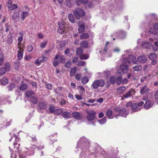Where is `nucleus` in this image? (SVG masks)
<instances>
[{
  "label": "nucleus",
  "mask_w": 158,
  "mask_h": 158,
  "mask_svg": "<svg viewBox=\"0 0 158 158\" xmlns=\"http://www.w3.org/2000/svg\"><path fill=\"white\" fill-rule=\"evenodd\" d=\"M90 144V141L86 138L83 137L80 138L75 150V152H77L78 148L81 150V152L79 158H87V154L89 151V148Z\"/></svg>",
  "instance_id": "f257e3e1"
},
{
  "label": "nucleus",
  "mask_w": 158,
  "mask_h": 158,
  "mask_svg": "<svg viewBox=\"0 0 158 158\" xmlns=\"http://www.w3.org/2000/svg\"><path fill=\"white\" fill-rule=\"evenodd\" d=\"M118 151L117 150L111 149V154H107L106 153L105 151H103V149L100 146H97L95 149V154L97 156L102 155L105 158H120L117 156V154Z\"/></svg>",
  "instance_id": "f03ea898"
},
{
  "label": "nucleus",
  "mask_w": 158,
  "mask_h": 158,
  "mask_svg": "<svg viewBox=\"0 0 158 158\" xmlns=\"http://www.w3.org/2000/svg\"><path fill=\"white\" fill-rule=\"evenodd\" d=\"M130 65L129 60L125 58H123L122 62L120 65V69L123 73H127L129 70V66Z\"/></svg>",
  "instance_id": "7ed1b4c3"
},
{
  "label": "nucleus",
  "mask_w": 158,
  "mask_h": 158,
  "mask_svg": "<svg viewBox=\"0 0 158 158\" xmlns=\"http://www.w3.org/2000/svg\"><path fill=\"white\" fill-rule=\"evenodd\" d=\"M55 60H54L53 65L55 67L57 66L59 64H64L65 62V59L63 55H60L59 54L57 53L55 57Z\"/></svg>",
  "instance_id": "20e7f679"
},
{
  "label": "nucleus",
  "mask_w": 158,
  "mask_h": 158,
  "mask_svg": "<svg viewBox=\"0 0 158 158\" xmlns=\"http://www.w3.org/2000/svg\"><path fill=\"white\" fill-rule=\"evenodd\" d=\"M73 13L77 19H79L80 18L84 16L85 14L84 10L79 7L77 8L73 11Z\"/></svg>",
  "instance_id": "39448f33"
},
{
  "label": "nucleus",
  "mask_w": 158,
  "mask_h": 158,
  "mask_svg": "<svg viewBox=\"0 0 158 158\" xmlns=\"http://www.w3.org/2000/svg\"><path fill=\"white\" fill-rule=\"evenodd\" d=\"M105 83V81L103 79H99L95 80L91 86L94 89H97L98 87H103Z\"/></svg>",
  "instance_id": "423d86ee"
},
{
  "label": "nucleus",
  "mask_w": 158,
  "mask_h": 158,
  "mask_svg": "<svg viewBox=\"0 0 158 158\" xmlns=\"http://www.w3.org/2000/svg\"><path fill=\"white\" fill-rule=\"evenodd\" d=\"M88 115L86 117V118L88 121H92L95 118V115L96 112L93 110L89 111L87 112Z\"/></svg>",
  "instance_id": "0eeeda50"
},
{
  "label": "nucleus",
  "mask_w": 158,
  "mask_h": 158,
  "mask_svg": "<svg viewBox=\"0 0 158 158\" xmlns=\"http://www.w3.org/2000/svg\"><path fill=\"white\" fill-rule=\"evenodd\" d=\"M59 27L57 32L60 34H64L65 33L66 28L65 24L63 22H59L58 23Z\"/></svg>",
  "instance_id": "6e6552de"
},
{
  "label": "nucleus",
  "mask_w": 158,
  "mask_h": 158,
  "mask_svg": "<svg viewBox=\"0 0 158 158\" xmlns=\"http://www.w3.org/2000/svg\"><path fill=\"white\" fill-rule=\"evenodd\" d=\"M128 114L127 111V110L123 108L120 110V111L119 113L117 114H115L114 116H120L122 117H126L128 115Z\"/></svg>",
  "instance_id": "1a4fd4ad"
},
{
  "label": "nucleus",
  "mask_w": 158,
  "mask_h": 158,
  "mask_svg": "<svg viewBox=\"0 0 158 158\" xmlns=\"http://www.w3.org/2000/svg\"><path fill=\"white\" fill-rule=\"evenodd\" d=\"M147 60V57L144 55H140L137 58L138 62L141 63H145Z\"/></svg>",
  "instance_id": "9d476101"
},
{
  "label": "nucleus",
  "mask_w": 158,
  "mask_h": 158,
  "mask_svg": "<svg viewBox=\"0 0 158 158\" xmlns=\"http://www.w3.org/2000/svg\"><path fill=\"white\" fill-rule=\"evenodd\" d=\"M47 60V58L44 56L40 57L36 60L35 62V64L37 65H39L41 64V63Z\"/></svg>",
  "instance_id": "9b49d317"
},
{
  "label": "nucleus",
  "mask_w": 158,
  "mask_h": 158,
  "mask_svg": "<svg viewBox=\"0 0 158 158\" xmlns=\"http://www.w3.org/2000/svg\"><path fill=\"white\" fill-rule=\"evenodd\" d=\"M33 155L32 152L30 151L26 152H23V153L19 154V157L20 158H28V156H32Z\"/></svg>",
  "instance_id": "f8f14e48"
},
{
  "label": "nucleus",
  "mask_w": 158,
  "mask_h": 158,
  "mask_svg": "<svg viewBox=\"0 0 158 158\" xmlns=\"http://www.w3.org/2000/svg\"><path fill=\"white\" fill-rule=\"evenodd\" d=\"M126 59H127L129 60L130 64L131 61H132L133 64H136L137 61V59H136L135 57L133 56L132 55H129L128 57L125 58Z\"/></svg>",
  "instance_id": "ddd939ff"
},
{
  "label": "nucleus",
  "mask_w": 158,
  "mask_h": 158,
  "mask_svg": "<svg viewBox=\"0 0 158 158\" xmlns=\"http://www.w3.org/2000/svg\"><path fill=\"white\" fill-rule=\"evenodd\" d=\"M72 117L77 120H80L81 119V115H80V113L78 112H74L72 114Z\"/></svg>",
  "instance_id": "4468645a"
},
{
  "label": "nucleus",
  "mask_w": 158,
  "mask_h": 158,
  "mask_svg": "<svg viewBox=\"0 0 158 158\" xmlns=\"http://www.w3.org/2000/svg\"><path fill=\"white\" fill-rule=\"evenodd\" d=\"M150 90L149 88L145 85L141 89L140 93L141 95L145 93H148Z\"/></svg>",
  "instance_id": "2eb2a0df"
},
{
  "label": "nucleus",
  "mask_w": 158,
  "mask_h": 158,
  "mask_svg": "<svg viewBox=\"0 0 158 158\" xmlns=\"http://www.w3.org/2000/svg\"><path fill=\"white\" fill-rule=\"evenodd\" d=\"M13 145L14 146V150L15 152H21L20 150V144L19 143H18L17 142H15L13 143Z\"/></svg>",
  "instance_id": "dca6fc26"
},
{
  "label": "nucleus",
  "mask_w": 158,
  "mask_h": 158,
  "mask_svg": "<svg viewBox=\"0 0 158 158\" xmlns=\"http://www.w3.org/2000/svg\"><path fill=\"white\" fill-rule=\"evenodd\" d=\"M117 34L118 35H117L119 39H123L126 37V33L125 31H120Z\"/></svg>",
  "instance_id": "f3484780"
},
{
  "label": "nucleus",
  "mask_w": 158,
  "mask_h": 158,
  "mask_svg": "<svg viewBox=\"0 0 158 158\" xmlns=\"http://www.w3.org/2000/svg\"><path fill=\"white\" fill-rule=\"evenodd\" d=\"M38 106L40 109L45 110L47 108V105L44 102L40 101L38 104Z\"/></svg>",
  "instance_id": "a211bd4d"
},
{
  "label": "nucleus",
  "mask_w": 158,
  "mask_h": 158,
  "mask_svg": "<svg viewBox=\"0 0 158 158\" xmlns=\"http://www.w3.org/2000/svg\"><path fill=\"white\" fill-rule=\"evenodd\" d=\"M141 46L144 48L149 49L152 46V45L150 42H147L143 43L142 44Z\"/></svg>",
  "instance_id": "6ab92c4d"
},
{
  "label": "nucleus",
  "mask_w": 158,
  "mask_h": 158,
  "mask_svg": "<svg viewBox=\"0 0 158 158\" xmlns=\"http://www.w3.org/2000/svg\"><path fill=\"white\" fill-rule=\"evenodd\" d=\"M28 88L27 84L24 83L23 81L21 82V84L20 85L19 89L23 91L26 90Z\"/></svg>",
  "instance_id": "aec40b11"
},
{
  "label": "nucleus",
  "mask_w": 158,
  "mask_h": 158,
  "mask_svg": "<svg viewBox=\"0 0 158 158\" xmlns=\"http://www.w3.org/2000/svg\"><path fill=\"white\" fill-rule=\"evenodd\" d=\"M157 55L154 53H152L149 54L148 56L149 59L151 60H156L157 58Z\"/></svg>",
  "instance_id": "412c9836"
},
{
  "label": "nucleus",
  "mask_w": 158,
  "mask_h": 158,
  "mask_svg": "<svg viewBox=\"0 0 158 158\" xmlns=\"http://www.w3.org/2000/svg\"><path fill=\"white\" fill-rule=\"evenodd\" d=\"M116 83L118 85H120L122 82V77L121 74L117 76V78H116Z\"/></svg>",
  "instance_id": "4be33fe9"
},
{
  "label": "nucleus",
  "mask_w": 158,
  "mask_h": 158,
  "mask_svg": "<svg viewBox=\"0 0 158 158\" xmlns=\"http://www.w3.org/2000/svg\"><path fill=\"white\" fill-rule=\"evenodd\" d=\"M64 4L67 7H71L73 6L74 4L71 2V0H66Z\"/></svg>",
  "instance_id": "5701e85b"
},
{
  "label": "nucleus",
  "mask_w": 158,
  "mask_h": 158,
  "mask_svg": "<svg viewBox=\"0 0 158 158\" xmlns=\"http://www.w3.org/2000/svg\"><path fill=\"white\" fill-rule=\"evenodd\" d=\"M85 30V26L84 24H81L79 26L78 32L80 34L83 33Z\"/></svg>",
  "instance_id": "b1692460"
},
{
  "label": "nucleus",
  "mask_w": 158,
  "mask_h": 158,
  "mask_svg": "<svg viewBox=\"0 0 158 158\" xmlns=\"http://www.w3.org/2000/svg\"><path fill=\"white\" fill-rule=\"evenodd\" d=\"M71 115V113L67 111L63 112L62 114V116L65 118H69Z\"/></svg>",
  "instance_id": "393cba45"
},
{
  "label": "nucleus",
  "mask_w": 158,
  "mask_h": 158,
  "mask_svg": "<svg viewBox=\"0 0 158 158\" xmlns=\"http://www.w3.org/2000/svg\"><path fill=\"white\" fill-rule=\"evenodd\" d=\"M151 106V102L150 100H147L144 106V108L145 109H148L150 108Z\"/></svg>",
  "instance_id": "a878e982"
},
{
  "label": "nucleus",
  "mask_w": 158,
  "mask_h": 158,
  "mask_svg": "<svg viewBox=\"0 0 158 158\" xmlns=\"http://www.w3.org/2000/svg\"><path fill=\"white\" fill-rule=\"evenodd\" d=\"M8 82L7 79L5 77H3L2 78L0 81L1 83L4 85L7 84Z\"/></svg>",
  "instance_id": "bb28decb"
},
{
  "label": "nucleus",
  "mask_w": 158,
  "mask_h": 158,
  "mask_svg": "<svg viewBox=\"0 0 158 158\" xmlns=\"http://www.w3.org/2000/svg\"><path fill=\"white\" fill-rule=\"evenodd\" d=\"M29 100L31 102L34 104H36L38 102L37 98L34 96H31Z\"/></svg>",
  "instance_id": "cd10ccee"
},
{
  "label": "nucleus",
  "mask_w": 158,
  "mask_h": 158,
  "mask_svg": "<svg viewBox=\"0 0 158 158\" xmlns=\"http://www.w3.org/2000/svg\"><path fill=\"white\" fill-rule=\"evenodd\" d=\"M117 92L118 94L122 93L125 92L126 90V88L125 86L123 87H119L117 89Z\"/></svg>",
  "instance_id": "c85d7f7f"
},
{
  "label": "nucleus",
  "mask_w": 158,
  "mask_h": 158,
  "mask_svg": "<svg viewBox=\"0 0 158 158\" xmlns=\"http://www.w3.org/2000/svg\"><path fill=\"white\" fill-rule=\"evenodd\" d=\"M137 103H133L132 104L131 106V109L132 110H134V111H132L131 113H133V112H135L136 111H137L138 110V109H137Z\"/></svg>",
  "instance_id": "c756f323"
},
{
  "label": "nucleus",
  "mask_w": 158,
  "mask_h": 158,
  "mask_svg": "<svg viewBox=\"0 0 158 158\" xmlns=\"http://www.w3.org/2000/svg\"><path fill=\"white\" fill-rule=\"evenodd\" d=\"M18 7V6L16 4H11V5H9L8 6V8L10 9V10H14L15 9L17 8Z\"/></svg>",
  "instance_id": "7c9ffc66"
},
{
  "label": "nucleus",
  "mask_w": 158,
  "mask_h": 158,
  "mask_svg": "<svg viewBox=\"0 0 158 158\" xmlns=\"http://www.w3.org/2000/svg\"><path fill=\"white\" fill-rule=\"evenodd\" d=\"M16 85L15 83H11L7 86L8 90L11 91L13 90L15 87Z\"/></svg>",
  "instance_id": "2f4dec72"
},
{
  "label": "nucleus",
  "mask_w": 158,
  "mask_h": 158,
  "mask_svg": "<svg viewBox=\"0 0 158 158\" xmlns=\"http://www.w3.org/2000/svg\"><path fill=\"white\" fill-rule=\"evenodd\" d=\"M81 47L84 48H87L89 45L88 42L86 41H83L80 44Z\"/></svg>",
  "instance_id": "473e14b6"
},
{
  "label": "nucleus",
  "mask_w": 158,
  "mask_h": 158,
  "mask_svg": "<svg viewBox=\"0 0 158 158\" xmlns=\"http://www.w3.org/2000/svg\"><path fill=\"white\" fill-rule=\"evenodd\" d=\"M68 17L69 21H70L72 23H75V20L72 14L70 13L69 14Z\"/></svg>",
  "instance_id": "72a5a7b5"
},
{
  "label": "nucleus",
  "mask_w": 158,
  "mask_h": 158,
  "mask_svg": "<svg viewBox=\"0 0 158 158\" xmlns=\"http://www.w3.org/2000/svg\"><path fill=\"white\" fill-rule=\"evenodd\" d=\"M12 18L15 21H17V18H19V14L17 12H14L12 16Z\"/></svg>",
  "instance_id": "f704fd0d"
},
{
  "label": "nucleus",
  "mask_w": 158,
  "mask_h": 158,
  "mask_svg": "<svg viewBox=\"0 0 158 158\" xmlns=\"http://www.w3.org/2000/svg\"><path fill=\"white\" fill-rule=\"evenodd\" d=\"M83 52V50L81 48H78L76 49V54L79 56L81 55Z\"/></svg>",
  "instance_id": "c9c22d12"
},
{
  "label": "nucleus",
  "mask_w": 158,
  "mask_h": 158,
  "mask_svg": "<svg viewBox=\"0 0 158 158\" xmlns=\"http://www.w3.org/2000/svg\"><path fill=\"white\" fill-rule=\"evenodd\" d=\"M89 37V35L87 33H85L82 34L81 35L80 39L81 40L86 39Z\"/></svg>",
  "instance_id": "e433bc0d"
},
{
  "label": "nucleus",
  "mask_w": 158,
  "mask_h": 158,
  "mask_svg": "<svg viewBox=\"0 0 158 158\" xmlns=\"http://www.w3.org/2000/svg\"><path fill=\"white\" fill-rule=\"evenodd\" d=\"M89 81V79L87 77H84L81 79V83L84 85L86 84Z\"/></svg>",
  "instance_id": "4c0bfd02"
},
{
  "label": "nucleus",
  "mask_w": 158,
  "mask_h": 158,
  "mask_svg": "<svg viewBox=\"0 0 158 158\" xmlns=\"http://www.w3.org/2000/svg\"><path fill=\"white\" fill-rule=\"evenodd\" d=\"M34 94V92L32 90H27L26 93V96L27 97H31V96Z\"/></svg>",
  "instance_id": "58836bf2"
},
{
  "label": "nucleus",
  "mask_w": 158,
  "mask_h": 158,
  "mask_svg": "<svg viewBox=\"0 0 158 158\" xmlns=\"http://www.w3.org/2000/svg\"><path fill=\"white\" fill-rule=\"evenodd\" d=\"M55 106H54L50 105L49 107V113H54L55 110Z\"/></svg>",
  "instance_id": "ea45409f"
},
{
  "label": "nucleus",
  "mask_w": 158,
  "mask_h": 158,
  "mask_svg": "<svg viewBox=\"0 0 158 158\" xmlns=\"http://www.w3.org/2000/svg\"><path fill=\"white\" fill-rule=\"evenodd\" d=\"M23 51H18L17 54V57L19 60H20L22 58L23 56Z\"/></svg>",
  "instance_id": "a19ab883"
},
{
  "label": "nucleus",
  "mask_w": 158,
  "mask_h": 158,
  "mask_svg": "<svg viewBox=\"0 0 158 158\" xmlns=\"http://www.w3.org/2000/svg\"><path fill=\"white\" fill-rule=\"evenodd\" d=\"M112 114L113 112L112 110H108L106 112V114L109 118H113V117L112 118L110 117L112 116Z\"/></svg>",
  "instance_id": "79ce46f5"
},
{
  "label": "nucleus",
  "mask_w": 158,
  "mask_h": 158,
  "mask_svg": "<svg viewBox=\"0 0 158 158\" xmlns=\"http://www.w3.org/2000/svg\"><path fill=\"white\" fill-rule=\"evenodd\" d=\"M63 110L61 109H56L55 112L54 113V114L55 115H57L62 114Z\"/></svg>",
  "instance_id": "37998d69"
},
{
  "label": "nucleus",
  "mask_w": 158,
  "mask_h": 158,
  "mask_svg": "<svg viewBox=\"0 0 158 158\" xmlns=\"http://www.w3.org/2000/svg\"><path fill=\"white\" fill-rule=\"evenodd\" d=\"M77 69L76 67H73L72 68L70 71V76L72 77L76 72Z\"/></svg>",
  "instance_id": "c03bdc74"
},
{
  "label": "nucleus",
  "mask_w": 158,
  "mask_h": 158,
  "mask_svg": "<svg viewBox=\"0 0 158 158\" xmlns=\"http://www.w3.org/2000/svg\"><path fill=\"white\" fill-rule=\"evenodd\" d=\"M110 83L114 84L116 82V77L113 76H111L110 78Z\"/></svg>",
  "instance_id": "a18cd8bd"
},
{
  "label": "nucleus",
  "mask_w": 158,
  "mask_h": 158,
  "mask_svg": "<svg viewBox=\"0 0 158 158\" xmlns=\"http://www.w3.org/2000/svg\"><path fill=\"white\" fill-rule=\"evenodd\" d=\"M142 67L140 65H137L133 68V70L135 71H139L142 69Z\"/></svg>",
  "instance_id": "49530a36"
},
{
  "label": "nucleus",
  "mask_w": 158,
  "mask_h": 158,
  "mask_svg": "<svg viewBox=\"0 0 158 158\" xmlns=\"http://www.w3.org/2000/svg\"><path fill=\"white\" fill-rule=\"evenodd\" d=\"M28 16V13L27 11H23L21 15V19L24 20Z\"/></svg>",
  "instance_id": "de8ad7c7"
},
{
  "label": "nucleus",
  "mask_w": 158,
  "mask_h": 158,
  "mask_svg": "<svg viewBox=\"0 0 158 158\" xmlns=\"http://www.w3.org/2000/svg\"><path fill=\"white\" fill-rule=\"evenodd\" d=\"M79 58L81 60H86L89 58V56L82 54L79 56Z\"/></svg>",
  "instance_id": "09e8293b"
},
{
  "label": "nucleus",
  "mask_w": 158,
  "mask_h": 158,
  "mask_svg": "<svg viewBox=\"0 0 158 158\" xmlns=\"http://www.w3.org/2000/svg\"><path fill=\"white\" fill-rule=\"evenodd\" d=\"M99 123L101 124H104L106 121V118L104 117L103 119L98 120Z\"/></svg>",
  "instance_id": "8fccbe9b"
},
{
  "label": "nucleus",
  "mask_w": 158,
  "mask_h": 158,
  "mask_svg": "<svg viewBox=\"0 0 158 158\" xmlns=\"http://www.w3.org/2000/svg\"><path fill=\"white\" fill-rule=\"evenodd\" d=\"M13 41L12 37V36L8 37L6 40V42L8 44H10L12 43Z\"/></svg>",
  "instance_id": "3c124183"
},
{
  "label": "nucleus",
  "mask_w": 158,
  "mask_h": 158,
  "mask_svg": "<svg viewBox=\"0 0 158 158\" xmlns=\"http://www.w3.org/2000/svg\"><path fill=\"white\" fill-rule=\"evenodd\" d=\"M57 140L55 139H54L53 140L51 139H49V143L50 144H53L54 143L55 144H58V143L56 142Z\"/></svg>",
  "instance_id": "603ef678"
},
{
  "label": "nucleus",
  "mask_w": 158,
  "mask_h": 158,
  "mask_svg": "<svg viewBox=\"0 0 158 158\" xmlns=\"http://www.w3.org/2000/svg\"><path fill=\"white\" fill-rule=\"evenodd\" d=\"M2 68H4L5 69L6 71H8L10 69V67L9 64L8 63H5V64L4 67H2Z\"/></svg>",
  "instance_id": "864d4df0"
},
{
  "label": "nucleus",
  "mask_w": 158,
  "mask_h": 158,
  "mask_svg": "<svg viewBox=\"0 0 158 158\" xmlns=\"http://www.w3.org/2000/svg\"><path fill=\"white\" fill-rule=\"evenodd\" d=\"M5 69L4 68H2L0 69V76L4 74L6 72Z\"/></svg>",
  "instance_id": "5fc2aeb1"
},
{
  "label": "nucleus",
  "mask_w": 158,
  "mask_h": 158,
  "mask_svg": "<svg viewBox=\"0 0 158 158\" xmlns=\"http://www.w3.org/2000/svg\"><path fill=\"white\" fill-rule=\"evenodd\" d=\"M120 108L118 107H116L114 109V115L115 114H118V113H119L120 111Z\"/></svg>",
  "instance_id": "6e6d98bb"
},
{
  "label": "nucleus",
  "mask_w": 158,
  "mask_h": 158,
  "mask_svg": "<svg viewBox=\"0 0 158 158\" xmlns=\"http://www.w3.org/2000/svg\"><path fill=\"white\" fill-rule=\"evenodd\" d=\"M27 51L29 52H31L33 49V47L31 45L27 46Z\"/></svg>",
  "instance_id": "4d7b16f0"
},
{
  "label": "nucleus",
  "mask_w": 158,
  "mask_h": 158,
  "mask_svg": "<svg viewBox=\"0 0 158 158\" xmlns=\"http://www.w3.org/2000/svg\"><path fill=\"white\" fill-rule=\"evenodd\" d=\"M85 62L83 61H81L78 62L77 65L78 66H84L85 64Z\"/></svg>",
  "instance_id": "13d9d810"
},
{
  "label": "nucleus",
  "mask_w": 158,
  "mask_h": 158,
  "mask_svg": "<svg viewBox=\"0 0 158 158\" xmlns=\"http://www.w3.org/2000/svg\"><path fill=\"white\" fill-rule=\"evenodd\" d=\"M131 95V92L130 91H129L127 93H126L125 95H124V97L126 98H128L129 97H130Z\"/></svg>",
  "instance_id": "bf43d9fd"
},
{
  "label": "nucleus",
  "mask_w": 158,
  "mask_h": 158,
  "mask_svg": "<svg viewBox=\"0 0 158 158\" xmlns=\"http://www.w3.org/2000/svg\"><path fill=\"white\" fill-rule=\"evenodd\" d=\"M15 69L17 70L19 68V60H16L15 62Z\"/></svg>",
  "instance_id": "052dcab7"
},
{
  "label": "nucleus",
  "mask_w": 158,
  "mask_h": 158,
  "mask_svg": "<svg viewBox=\"0 0 158 158\" xmlns=\"http://www.w3.org/2000/svg\"><path fill=\"white\" fill-rule=\"evenodd\" d=\"M71 64V63L69 61H67L64 64V66L66 68H69Z\"/></svg>",
  "instance_id": "680f3d73"
},
{
  "label": "nucleus",
  "mask_w": 158,
  "mask_h": 158,
  "mask_svg": "<svg viewBox=\"0 0 158 158\" xmlns=\"http://www.w3.org/2000/svg\"><path fill=\"white\" fill-rule=\"evenodd\" d=\"M47 44V42L45 41V42L41 43L40 44V47L42 48H44Z\"/></svg>",
  "instance_id": "e2e57ef3"
},
{
  "label": "nucleus",
  "mask_w": 158,
  "mask_h": 158,
  "mask_svg": "<svg viewBox=\"0 0 158 158\" xmlns=\"http://www.w3.org/2000/svg\"><path fill=\"white\" fill-rule=\"evenodd\" d=\"M81 77V76L80 74H77L75 76V78L78 80H80Z\"/></svg>",
  "instance_id": "0e129e2a"
},
{
  "label": "nucleus",
  "mask_w": 158,
  "mask_h": 158,
  "mask_svg": "<svg viewBox=\"0 0 158 158\" xmlns=\"http://www.w3.org/2000/svg\"><path fill=\"white\" fill-rule=\"evenodd\" d=\"M78 59L77 57H75L73 58L72 60L73 63H77L78 61Z\"/></svg>",
  "instance_id": "69168bd1"
},
{
  "label": "nucleus",
  "mask_w": 158,
  "mask_h": 158,
  "mask_svg": "<svg viewBox=\"0 0 158 158\" xmlns=\"http://www.w3.org/2000/svg\"><path fill=\"white\" fill-rule=\"evenodd\" d=\"M107 50L106 49V48H105L103 50L102 49L101 50H100L99 51V53H100V54L101 55H102L103 54H104L105 53V52H107Z\"/></svg>",
  "instance_id": "338daca9"
},
{
  "label": "nucleus",
  "mask_w": 158,
  "mask_h": 158,
  "mask_svg": "<svg viewBox=\"0 0 158 158\" xmlns=\"http://www.w3.org/2000/svg\"><path fill=\"white\" fill-rule=\"evenodd\" d=\"M46 88L49 90H51L52 89V85L51 84H46Z\"/></svg>",
  "instance_id": "774afa93"
}]
</instances>
